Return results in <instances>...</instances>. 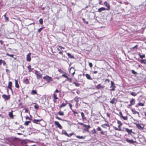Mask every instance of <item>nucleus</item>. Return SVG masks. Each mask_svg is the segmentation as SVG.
<instances>
[{
	"label": "nucleus",
	"mask_w": 146,
	"mask_h": 146,
	"mask_svg": "<svg viewBox=\"0 0 146 146\" xmlns=\"http://www.w3.org/2000/svg\"><path fill=\"white\" fill-rule=\"evenodd\" d=\"M72 110V112L74 114V116H76V114H78V113L76 111L73 110Z\"/></svg>",
	"instance_id": "obj_44"
},
{
	"label": "nucleus",
	"mask_w": 146,
	"mask_h": 146,
	"mask_svg": "<svg viewBox=\"0 0 146 146\" xmlns=\"http://www.w3.org/2000/svg\"><path fill=\"white\" fill-rule=\"evenodd\" d=\"M104 5L107 7V8H106L108 10H109L110 9V5L108 4L107 1H105L104 2Z\"/></svg>",
	"instance_id": "obj_12"
},
{
	"label": "nucleus",
	"mask_w": 146,
	"mask_h": 146,
	"mask_svg": "<svg viewBox=\"0 0 146 146\" xmlns=\"http://www.w3.org/2000/svg\"><path fill=\"white\" fill-rule=\"evenodd\" d=\"M105 10H108L106 8H105L104 7H102L100 8H99L98 9V11L100 13L102 11H104Z\"/></svg>",
	"instance_id": "obj_8"
},
{
	"label": "nucleus",
	"mask_w": 146,
	"mask_h": 146,
	"mask_svg": "<svg viewBox=\"0 0 146 146\" xmlns=\"http://www.w3.org/2000/svg\"><path fill=\"white\" fill-rule=\"evenodd\" d=\"M2 63H3V64L4 65H5L6 64V62L4 60H3V62H2Z\"/></svg>",
	"instance_id": "obj_61"
},
{
	"label": "nucleus",
	"mask_w": 146,
	"mask_h": 146,
	"mask_svg": "<svg viewBox=\"0 0 146 146\" xmlns=\"http://www.w3.org/2000/svg\"><path fill=\"white\" fill-rule=\"evenodd\" d=\"M74 84H75V85L76 86L78 87L79 86L80 84L79 83H77L76 82H74L73 83Z\"/></svg>",
	"instance_id": "obj_45"
},
{
	"label": "nucleus",
	"mask_w": 146,
	"mask_h": 146,
	"mask_svg": "<svg viewBox=\"0 0 146 146\" xmlns=\"http://www.w3.org/2000/svg\"><path fill=\"white\" fill-rule=\"evenodd\" d=\"M35 74L36 76L37 79H40L42 78V74H40L38 71L35 70Z\"/></svg>",
	"instance_id": "obj_2"
},
{
	"label": "nucleus",
	"mask_w": 146,
	"mask_h": 146,
	"mask_svg": "<svg viewBox=\"0 0 146 146\" xmlns=\"http://www.w3.org/2000/svg\"><path fill=\"white\" fill-rule=\"evenodd\" d=\"M66 78L67 79V80L69 81V82H72L71 79L70 78H69L68 77H67V78Z\"/></svg>",
	"instance_id": "obj_51"
},
{
	"label": "nucleus",
	"mask_w": 146,
	"mask_h": 146,
	"mask_svg": "<svg viewBox=\"0 0 146 146\" xmlns=\"http://www.w3.org/2000/svg\"><path fill=\"white\" fill-rule=\"evenodd\" d=\"M56 118L57 119H58V120H62V121H63V120H63L61 118H60V117H58L57 116L56 117Z\"/></svg>",
	"instance_id": "obj_49"
},
{
	"label": "nucleus",
	"mask_w": 146,
	"mask_h": 146,
	"mask_svg": "<svg viewBox=\"0 0 146 146\" xmlns=\"http://www.w3.org/2000/svg\"><path fill=\"white\" fill-rule=\"evenodd\" d=\"M26 119H29L30 120H31V118L29 117H28V116H27L26 117Z\"/></svg>",
	"instance_id": "obj_57"
},
{
	"label": "nucleus",
	"mask_w": 146,
	"mask_h": 146,
	"mask_svg": "<svg viewBox=\"0 0 146 146\" xmlns=\"http://www.w3.org/2000/svg\"><path fill=\"white\" fill-rule=\"evenodd\" d=\"M65 103H63L59 107L60 108H62L63 107H65L67 105L68 101L67 100L65 101Z\"/></svg>",
	"instance_id": "obj_14"
},
{
	"label": "nucleus",
	"mask_w": 146,
	"mask_h": 146,
	"mask_svg": "<svg viewBox=\"0 0 146 146\" xmlns=\"http://www.w3.org/2000/svg\"><path fill=\"white\" fill-rule=\"evenodd\" d=\"M58 114L60 115L63 116L64 115V112L63 111H60L58 113Z\"/></svg>",
	"instance_id": "obj_34"
},
{
	"label": "nucleus",
	"mask_w": 146,
	"mask_h": 146,
	"mask_svg": "<svg viewBox=\"0 0 146 146\" xmlns=\"http://www.w3.org/2000/svg\"><path fill=\"white\" fill-rule=\"evenodd\" d=\"M82 19L84 23H85L86 24H87L88 23V22L86 21L85 19L82 18Z\"/></svg>",
	"instance_id": "obj_37"
},
{
	"label": "nucleus",
	"mask_w": 146,
	"mask_h": 146,
	"mask_svg": "<svg viewBox=\"0 0 146 146\" xmlns=\"http://www.w3.org/2000/svg\"><path fill=\"white\" fill-rule=\"evenodd\" d=\"M31 121H26L25 122V125H28L29 123H31Z\"/></svg>",
	"instance_id": "obj_36"
},
{
	"label": "nucleus",
	"mask_w": 146,
	"mask_h": 146,
	"mask_svg": "<svg viewBox=\"0 0 146 146\" xmlns=\"http://www.w3.org/2000/svg\"><path fill=\"white\" fill-rule=\"evenodd\" d=\"M78 98H75L74 99L75 101H76L77 102V103L78 102Z\"/></svg>",
	"instance_id": "obj_55"
},
{
	"label": "nucleus",
	"mask_w": 146,
	"mask_h": 146,
	"mask_svg": "<svg viewBox=\"0 0 146 146\" xmlns=\"http://www.w3.org/2000/svg\"><path fill=\"white\" fill-rule=\"evenodd\" d=\"M23 82L24 84L27 85L30 84L29 82V80L27 78L25 79L23 81Z\"/></svg>",
	"instance_id": "obj_16"
},
{
	"label": "nucleus",
	"mask_w": 146,
	"mask_h": 146,
	"mask_svg": "<svg viewBox=\"0 0 146 146\" xmlns=\"http://www.w3.org/2000/svg\"><path fill=\"white\" fill-rule=\"evenodd\" d=\"M84 130L86 131L87 132H89V129H88L87 128H86L84 129Z\"/></svg>",
	"instance_id": "obj_56"
},
{
	"label": "nucleus",
	"mask_w": 146,
	"mask_h": 146,
	"mask_svg": "<svg viewBox=\"0 0 146 146\" xmlns=\"http://www.w3.org/2000/svg\"><path fill=\"white\" fill-rule=\"evenodd\" d=\"M82 119L83 121H84L86 119V117H85V115L83 112H81V113Z\"/></svg>",
	"instance_id": "obj_21"
},
{
	"label": "nucleus",
	"mask_w": 146,
	"mask_h": 146,
	"mask_svg": "<svg viewBox=\"0 0 146 146\" xmlns=\"http://www.w3.org/2000/svg\"><path fill=\"white\" fill-rule=\"evenodd\" d=\"M144 103H143L142 102H139L137 104V105H136V106H137V105H138V106H144Z\"/></svg>",
	"instance_id": "obj_28"
},
{
	"label": "nucleus",
	"mask_w": 146,
	"mask_h": 146,
	"mask_svg": "<svg viewBox=\"0 0 146 146\" xmlns=\"http://www.w3.org/2000/svg\"><path fill=\"white\" fill-rule=\"evenodd\" d=\"M137 46H138V45H136L135 46H134V47H132V48L133 49H134L135 48H137Z\"/></svg>",
	"instance_id": "obj_50"
},
{
	"label": "nucleus",
	"mask_w": 146,
	"mask_h": 146,
	"mask_svg": "<svg viewBox=\"0 0 146 146\" xmlns=\"http://www.w3.org/2000/svg\"><path fill=\"white\" fill-rule=\"evenodd\" d=\"M131 110L133 114H137L138 115H139V112L135 110L134 109H132Z\"/></svg>",
	"instance_id": "obj_15"
},
{
	"label": "nucleus",
	"mask_w": 146,
	"mask_h": 146,
	"mask_svg": "<svg viewBox=\"0 0 146 146\" xmlns=\"http://www.w3.org/2000/svg\"><path fill=\"white\" fill-rule=\"evenodd\" d=\"M119 115H120V117H121L123 116V115H122V112H119Z\"/></svg>",
	"instance_id": "obj_62"
},
{
	"label": "nucleus",
	"mask_w": 146,
	"mask_h": 146,
	"mask_svg": "<svg viewBox=\"0 0 146 146\" xmlns=\"http://www.w3.org/2000/svg\"><path fill=\"white\" fill-rule=\"evenodd\" d=\"M54 123L55 125H56V127H58L60 129H62V127L58 121H55L54 122Z\"/></svg>",
	"instance_id": "obj_5"
},
{
	"label": "nucleus",
	"mask_w": 146,
	"mask_h": 146,
	"mask_svg": "<svg viewBox=\"0 0 146 146\" xmlns=\"http://www.w3.org/2000/svg\"><path fill=\"white\" fill-rule=\"evenodd\" d=\"M89 65L91 68L92 67L93 65L92 63L89 62Z\"/></svg>",
	"instance_id": "obj_48"
},
{
	"label": "nucleus",
	"mask_w": 146,
	"mask_h": 146,
	"mask_svg": "<svg viewBox=\"0 0 146 146\" xmlns=\"http://www.w3.org/2000/svg\"><path fill=\"white\" fill-rule=\"evenodd\" d=\"M117 123L118 124H119V125H122V124L120 121L117 120Z\"/></svg>",
	"instance_id": "obj_42"
},
{
	"label": "nucleus",
	"mask_w": 146,
	"mask_h": 146,
	"mask_svg": "<svg viewBox=\"0 0 146 146\" xmlns=\"http://www.w3.org/2000/svg\"><path fill=\"white\" fill-rule=\"evenodd\" d=\"M67 54L68 56L69 57V58H74V56H73L70 53H68Z\"/></svg>",
	"instance_id": "obj_29"
},
{
	"label": "nucleus",
	"mask_w": 146,
	"mask_h": 146,
	"mask_svg": "<svg viewBox=\"0 0 146 146\" xmlns=\"http://www.w3.org/2000/svg\"><path fill=\"white\" fill-rule=\"evenodd\" d=\"M12 85V82H9L8 83V88H11V87Z\"/></svg>",
	"instance_id": "obj_35"
},
{
	"label": "nucleus",
	"mask_w": 146,
	"mask_h": 146,
	"mask_svg": "<svg viewBox=\"0 0 146 146\" xmlns=\"http://www.w3.org/2000/svg\"><path fill=\"white\" fill-rule=\"evenodd\" d=\"M15 87L17 88H19V86L18 84V80H15Z\"/></svg>",
	"instance_id": "obj_19"
},
{
	"label": "nucleus",
	"mask_w": 146,
	"mask_h": 146,
	"mask_svg": "<svg viewBox=\"0 0 146 146\" xmlns=\"http://www.w3.org/2000/svg\"><path fill=\"white\" fill-rule=\"evenodd\" d=\"M62 133L63 134H64L67 136L68 133L65 130H62Z\"/></svg>",
	"instance_id": "obj_31"
},
{
	"label": "nucleus",
	"mask_w": 146,
	"mask_h": 146,
	"mask_svg": "<svg viewBox=\"0 0 146 146\" xmlns=\"http://www.w3.org/2000/svg\"><path fill=\"white\" fill-rule=\"evenodd\" d=\"M130 104L131 105H133L135 104V100L134 99H132L130 101Z\"/></svg>",
	"instance_id": "obj_22"
},
{
	"label": "nucleus",
	"mask_w": 146,
	"mask_h": 146,
	"mask_svg": "<svg viewBox=\"0 0 146 146\" xmlns=\"http://www.w3.org/2000/svg\"><path fill=\"white\" fill-rule=\"evenodd\" d=\"M139 55L141 58H145V55L144 54L143 55H141L140 53H139Z\"/></svg>",
	"instance_id": "obj_30"
},
{
	"label": "nucleus",
	"mask_w": 146,
	"mask_h": 146,
	"mask_svg": "<svg viewBox=\"0 0 146 146\" xmlns=\"http://www.w3.org/2000/svg\"><path fill=\"white\" fill-rule=\"evenodd\" d=\"M125 131L127 132L128 134H131V133H134L132 131V129H129L127 128H125Z\"/></svg>",
	"instance_id": "obj_11"
},
{
	"label": "nucleus",
	"mask_w": 146,
	"mask_h": 146,
	"mask_svg": "<svg viewBox=\"0 0 146 146\" xmlns=\"http://www.w3.org/2000/svg\"><path fill=\"white\" fill-rule=\"evenodd\" d=\"M130 94L132 96H136L137 95V93H136L135 92H131V93H130Z\"/></svg>",
	"instance_id": "obj_32"
},
{
	"label": "nucleus",
	"mask_w": 146,
	"mask_h": 146,
	"mask_svg": "<svg viewBox=\"0 0 146 146\" xmlns=\"http://www.w3.org/2000/svg\"><path fill=\"white\" fill-rule=\"evenodd\" d=\"M57 97L56 94L55 93H54L53 95V98H55V97Z\"/></svg>",
	"instance_id": "obj_54"
},
{
	"label": "nucleus",
	"mask_w": 146,
	"mask_h": 146,
	"mask_svg": "<svg viewBox=\"0 0 146 146\" xmlns=\"http://www.w3.org/2000/svg\"><path fill=\"white\" fill-rule=\"evenodd\" d=\"M131 72L133 74H137V73L133 70H131Z\"/></svg>",
	"instance_id": "obj_46"
},
{
	"label": "nucleus",
	"mask_w": 146,
	"mask_h": 146,
	"mask_svg": "<svg viewBox=\"0 0 146 146\" xmlns=\"http://www.w3.org/2000/svg\"><path fill=\"white\" fill-rule=\"evenodd\" d=\"M42 120V119H34L33 120V123L38 124V122H40Z\"/></svg>",
	"instance_id": "obj_10"
},
{
	"label": "nucleus",
	"mask_w": 146,
	"mask_h": 146,
	"mask_svg": "<svg viewBox=\"0 0 146 146\" xmlns=\"http://www.w3.org/2000/svg\"><path fill=\"white\" fill-rule=\"evenodd\" d=\"M58 47L60 49H64V48L62 46H58Z\"/></svg>",
	"instance_id": "obj_59"
},
{
	"label": "nucleus",
	"mask_w": 146,
	"mask_h": 146,
	"mask_svg": "<svg viewBox=\"0 0 146 146\" xmlns=\"http://www.w3.org/2000/svg\"><path fill=\"white\" fill-rule=\"evenodd\" d=\"M136 127H137L139 129H142L143 128V126H142L140 124H136Z\"/></svg>",
	"instance_id": "obj_20"
},
{
	"label": "nucleus",
	"mask_w": 146,
	"mask_h": 146,
	"mask_svg": "<svg viewBox=\"0 0 146 146\" xmlns=\"http://www.w3.org/2000/svg\"><path fill=\"white\" fill-rule=\"evenodd\" d=\"M73 133H70V134H67V136L68 137H71L72 135H73Z\"/></svg>",
	"instance_id": "obj_43"
},
{
	"label": "nucleus",
	"mask_w": 146,
	"mask_h": 146,
	"mask_svg": "<svg viewBox=\"0 0 146 146\" xmlns=\"http://www.w3.org/2000/svg\"><path fill=\"white\" fill-rule=\"evenodd\" d=\"M43 78L48 83H49L50 81L52 80L51 77L47 75L44 76Z\"/></svg>",
	"instance_id": "obj_1"
},
{
	"label": "nucleus",
	"mask_w": 146,
	"mask_h": 146,
	"mask_svg": "<svg viewBox=\"0 0 146 146\" xmlns=\"http://www.w3.org/2000/svg\"><path fill=\"white\" fill-rule=\"evenodd\" d=\"M139 61H140L141 63L145 64L146 63V60L145 59H142L141 60H138Z\"/></svg>",
	"instance_id": "obj_27"
},
{
	"label": "nucleus",
	"mask_w": 146,
	"mask_h": 146,
	"mask_svg": "<svg viewBox=\"0 0 146 146\" xmlns=\"http://www.w3.org/2000/svg\"><path fill=\"white\" fill-rule=\"evenodd\" d=\"M143 7V5L142 4L139 5V6H137L135 8L137 9V11L140 12L141 11Z\"/></svg>",
	"instance_id": "obj_4"
},
{
	"label": "nucleus",
	"mask_w": 146,
	"mask_h": 146,
	"mask_svg": "<svg viewBox=\"0 0 146 146\" xmlns=\"http://www.w3.org/2000/svg\"><path fill=\"white\" fill-rule=\"evenodd\" d=\"M106 115L108 117H109V118L110 117V114L109 113H107Z\"/></svg>",
	"instance_id": "obj_64"
},
{
	"label": "nucleus",
	"mask_w": 146,
	"mask_h": 146,
	"mask_svg": "<svg viewBox=\"0 0 146 146\" xmlns=\"http://www.w3.org/2000/svg\"><path fill=\"white\" fill-rule=\"evenodd\" d=\"M62 76L65 77V78H67V76L65 74H63L62 75Z\"/></svg>",
	"instance_id": "obj_60"
},
{
	"label": "nucleus",
	"mask_w": 146,
	"mask_h": 146,
	"mask_svg": "<svg viewBox=\"0 0 146 146\" xmlns=\"http://www.w3.org/2000/svg\"><path fill=\"white\" fill-rule=\"evenodd\" d=\"M34 108L35 109H37L38 108V106L37 105H35L34 106Z\"/></svg>",
	"instance_id": "obj_53"
},
{
	"label": "nucleus",
	"mask_w": 146,
	"mask_h": 146,
	"mask_svg": "<svg viewBox=\"0 0 146 146\" xmlns=\"http://www.w3.org/2000/svg\"><path fill=\"white\" fill-rule=\"evenodd\" d=\"M85 76L87 79L90 80H92V78L90 77V75L88 74H85Z\"/></svg>",
	"instance_id": "obj_23"
},
{
	"label": "nucleus",
	"mask_w": 146,
	"mask_h": 146,
	"mask_svg": "<svg viewBox=\"0 0 146 146\" xmlns=\"http://www.w3.org/2000/svg\"><path fill=\"white\" fill-rule=\"evenodd\" d=\"M78 124H79V125H84V124L82 123H80V122H78Z\"/></svg>",
	"instance_id": "obj_63"
},
{
	"label": "nucleus",
	"mask_w": 146,
	"mask_h": 146,
	"mask_svg": "<svg viewBox=\"0 0 146 146\" xmlns=\"http://www.w3.org/2000/svg\"><path fill=\"white\" fill-rule=\"evenodd\" d=\"M31 94L32 95H35L37 94L36 91L35 90H33L31 93Z\"/></svg>",
	"instance_id": "obj_24"
},
{
	"label": "nucleus",
	"mask_w": 146,
	"mask_h": 146,
	"mask_svg": "<svg viewBox=\"0 0 146 146\" xmlns=\"http://www.w3.org/2000/svg\"><path fill=\"white\" fill-rule=\"evenodd\" d=\"M6 55L8 56H10L11 57H13L14 55L13 54H10L8 53H7L6 54Z\"/></svg>",
	"instance_id": "obj_40"
},
{
	"label": "nucleus",
	"mask_w": 146,
	"mask_h": 146,
	"mask_svg": "<svg viewBox=\"0 0 146 146\" xmlns=\"http://www.w3.org/2000/svg\"><path fill=\"white\" fill-rule=\"evenodd\" d=\"M76 137L79 139H84L85 138V137L82 136H79V135H77L76 136Z\"/></svg>",
	"instance_id": "obj_33"
},
{
	"label": "nucleus",
	"mask_w": 146,
	"mask_h": 146,
	"mask_svg": "<svg viewBox=\"0 0 146 146\" xmlns=\"http://www.w3.org/2000/svg\"><path fill=\"white\" fill-rule=\"evenodd\" d=\"M60 92V91L59 90H58L57 89H56L55 91H54V93H55V92H56V93H58L59 92Z\"/></svg>",
	"instance_id": "obj_58"
},
{
	"label": "nucleus",
	"mask_w": 146,
	"mask_h": 146,
	"mask_svg": "<svg viewBox=\"0 0 146 146\" xmlns=\"http://www.w3.org/2000/svg\"><path fill=\"white\" fill-rule=\"evenodd\" d=\"M27 68L29 69V72H30L33 70L34 69L33 68H31V65H29L28 67Z\"/></svg>",
	"instance_id": "obj_25"
},
{
	"label": "nucleus",
	"mask_w": 146,
	"mask_h": 146,
	"mask_svg": "<svg viewBox=\"0 0 146 146\" xmlns=\"http://www.w3.org/2000/svg\"><path fill=\"white\" fill-rule=\"evenodd\" d=\"M104 87V86L102 85L101 84H99L96 86V88L97 89L99 90L100 89H103Z\"/></svg>",
	"instance_id": "obj_7"
},
{
	"label": "nucleus",
	"mask_w": 146,
	"mask_h": 146,
	"mask_svg": "<svg viewBox=\"0 0 146 146\" xmlns=\"http://www.w3.org/2000/svg\"><path fill=\"white\" fill-rule=\"evenodd\" d=\"M31 53H29L27 55V61L30 62L31 60Z\"/></svg>",
	"instance_id": "obj_6"
},
{
	"label": "nucleus",
	"mask_w": 146,
	"mask_h": 146,
	"mask_svg": "<svg viewBox=\"0 0 146 146\" xmlns=\"http://www.w3.org/2000/svg\"><path fill=\"white\" fill-rule=\"evenodd\" d=\"M115 101L116 102V100L115 98H113L111 101H110V102L112 104H113Z\"/></svg>",
	"instance_id": "obj_26"
},
{
	"label": "nucleus",
	"mask_w": 146,
	"mask_h": 146,
	"mask_svg": "<svg viewBox=\"0 0 146 146\" xmlns=\"http://www.w3.org/2000/svg\"><path fill=\"white\" fill-rule=\"evenodd\" d=\"M91 132L93 134L96 133V132L95 129H94L91 131Z\"/></svg>",
	"instance_id": "obj_41"
},
{
	"label": "nucleus",
	"mask_w": 146,
	"mask_h": 146,
	"mask_svg": "<svg viewBox=\"0 0 146 146\" xmlns=\"http://www.w3.org/2000/svg\"><path fill=\"white\" fill-rule=\"evenodd\" d=\"M111 85L110 87V88H112L111 89H110L111 91H114L115 90V88H116V86L115 85V84L114 82L112 81H111Z\"/></svg>",
	"instance_id": "obj_3"
},
{
	"label": "nucleus",
	"mask_w": 146,
	"mask_h": 146,
	"mask_svg": "<svg viewBox=\"0 0 146 146\" xmlns=\"http://www.w3.org/2000/svg\"><path fill=\"white\" fill-rule=\"evenodd\" d=\"M96 129L98 131H100V133L102 134V135H103L104 134V132L102 131V129L100 127H98Z\"/></svg>",
	"instance_id": "obj_13"
},
{
	"label": "nucleus",
	"mask_w": 146,
	"mask_h": 146,
	"mask_svg": "<svg viewBox=\"0 0 146 146\" xmlns=\"http://www.w3.org/2000/svg\"><path fill=\"white\" fill-rule=\"evenodd\" d=\"M13 111L11 110V111L10 112H9V115L11 118H13Z\"/></svg>",
	"instance_id": "obj_18"
},
{
	"label": "nucleus",
	"mask_w": 146,
	"mask_h": 146,
	"mask_svg": "<svg viewBox=\"0 0 146 146\" xmlns=\"http://www.w3.org/2000/svg\"><path fill=\"white\" fill-rule=\"evenodd\" d=\"M42 29H43V28H40L38 30V32L40 33Z\"/></svg>",
	"instance_id": "obj_52"
},
{
	"label": "nucleus",
	"mask_w": 146,
	"mask_h": 146,
	"mask_svg": "<svg viewBox=\"0 0 146 146\" xmlns=\"http://www.w3.org/2000/svg\"><path fill=\"white\" fill-rule=\"evenodd\" d=\"M121 117L124 120H127L128 119L127 117V116H123Z\"/></svg>",
	"instance_id": "obj_38"
},
{
	"label": "nucleus",
	"mask_w": 146,
	"mask_h": 146,
	"mask_svg": "<svg viewBox=\"0 0 146 146\" xmlns=\"http://www.w3.org/2000/svg\"><path fill=\"white\" fill-rule=\"evenodd\" d=\"M2 97L5 100H8L10 98V96H7L5 94H3L2 95Z\"/></svg>",
	"instance_id": "obj_9"
},
{
	"label": "nucleus",
	"mask_w": 146,
	"mask_h": 146,
	"mask_svg": "<svg viewBox=\"0 0 146 146\" xmlns=\"http://www.w3.org/2000/svg\"><path fill=\"white\" fill-rule=\"evenodd\" d=\"M39 23L41 24L43 23V19L42 18H40L39 20Z\"/></svg>",
	"instance_id": "obj_39"
},
{
	"label": "nucleus",
	"mask_w": 146,
	"mask_h": 146,
	"mask_svg": "<svg viewBox=\"0 0 146 146\" xmlns=\"http://www.w3.org/2000/svg\"><path fill=\"white\" fill-rule=\"evenodd\" d=\"M114 128L115 129V130H118V131H120L121 130V128H119V129H118L116 127H114Z\"/></svg>",
	"instance_id": "obj_47"
},
{
	"label": "nucleus",
	"mask_w": 146,
	"mask_h": 146,
	"mask_svg": "<svg viewBox=\"0 0 146 146\" xmlns=\"http://www.w3.org/2000/svg\"><path fill=\"white\" fill-rule=\"evenodd\" d=\"M126 141H127L128 143L132 144H133L135 143V141H134L132 139L130 140L128 139H126Z\"/></svg>",
	"instance_id": "obj_17"
}]
</instances>
